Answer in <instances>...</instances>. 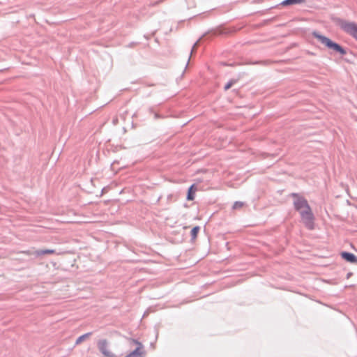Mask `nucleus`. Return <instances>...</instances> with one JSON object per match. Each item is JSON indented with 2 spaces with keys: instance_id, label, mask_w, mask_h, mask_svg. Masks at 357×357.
Returning a JSON list of instances; mask_svg holds the SVG:
<instances>
[{
  "instance_id": "obj_11",
  "label": "nucleus",
  "mask_w": 357,
  "mask_h": 357,
  "mask_svg": "<svg viewBox=\"0 0 357 357\" xmlns=\"http://www.w3.org/2000/svg\"><path fill=\"white\" fill-rule=\"evenodd\" d=\"M54 250H50V249L38 250V251L36 252V254L37 255H51V254H54Z\"/></svg>"
},
{
  "instance_id": "obj_15",
  "label": "nucleus",
  "mask_w": 357,
  "mask_h": 357,
  "mask_svg": "<svg viewBox=\"0 0 357 357\" xmlns=\"http://www.w3.org/2000/svg\"><path fill=\"white\" fill-rule=\"evenodd\" d=\"M126 357H134L131 354L127 355Z\"/></svg>"
},
{
  "instance_id": "obj_5",
  "label": "nucleus",
  "mask_w": 357,
  "mask_h": 357,
  "mask_svg": "<svg viewBox=\"0 0 357 357\" xmlns=\"http://www.w3.org/2000/svg\"><path fill=\"white\" fill-rule=\"evenodd\" d=\"M132 341L135 344H136L137 345V347L135 351H133L130 354L134 357H143L144 352L143 351V346H142V343H140L139 342L135 340H133Z\"/></svg>"
},
{
  "instance_id": "obj_10",
  "label": "nucleus",
  "mask_w": 357,
  "mask_h": 357,
  "mask_svg": "<svg viewBox=\"0 0 357 357\" xmlns=\"http://www.w3.org/2000/svg\"><path fill=\"white\" fill-rule=\"evenodd\" d=\"M91 335V333H87L86 334H84L81 336H79L77 340H76V342H75V344H81L84 340H85L86 339H87L88 337H90V335Z\"/></svg>"
},
{
  "instance_id": "obj_9",
  "label": "nucleus",
  "mask_w": 357,
  "mask_h": 357,
  "mask_svg": "<svg viewBox=\"0 0 357 357\" xmlns=\"http://www.w3.org/2000/svg\"><path fill=\"white\" fill-rule=\"evenodd\" d=\"M304 2L305 0H284V1H282V5L285 6L294 4H300Z\"/></svg>"
},
{
  "instance_id": "obj_14",
  "label": "nucleus",
  "mask_w": 357,
  "mask_h": 357,
  "mask_svg": "<svg viewBox=\"0 0 357 357\" xmlns=\"http://www.w3.org/2000/svg\"><path fill=\"white\" fill-rule=\"evenodd\" d=\"M233 84V82H229L225 86V90H227L229 89Z\"/></svg>"
},
{
  "instance_id": "obj_4",
  "label": "nucleus",
  "mask_w": 357,
  "mask_h": 357,
  "mask_svg": "<svg viewBox=\"0 0 357 357\" xmlns=\"http://www.w3.org/2000/svg\"><path fill=\"white\" fill-rule=\"evenodd\" d=\"M98 347L100 352L105 357H116L114 353L111 351L109 343L106 340H101L98 342Z\"/></svg>"
},
{
  "instance_id": "obj_6",
  "label": "nucleus",
  "mask_w": 357,
  "mask_h": 357,
  "mask_svg": "<svg viewBox=\"0 0 357 357\" xmlns=\"http://www.w3.org/2000/svg\"><path fill=\"white\" fill-rule=\"evenodd\" d=\"M294 206L297 211L303 208L306 209L307 208V202L305 199L296 197V199L294 200Z\"/></svg>"
},
{
  "instance_id": "obj_3",
  "label": "nucleus",
  "mask_w": 357,
  "mask_h": 357,
  "mask_svg": "<svg viewBox=\"0 0 357 357\" xmlns=\"http://www.w3.org/2000/svg\"><path fill=\"white\" fill-rule=\"evenodd\" d=\"M298 211L301 213L302 220L305 224V227L309 229H314V216L311 211V208L307 204V208H303L299 209Z\"/></svg>"
},
{
  "instance_id": "obj_12",
  "label": "nucleus",
  "mask_w": 357,
  "mask_h": 357,
  "mask_svg": "<svg viewBox=\"0 0 357 357\" xmlns=\"http://www.w3.org/2000/svg\"><path fill=\"white\" fill-rule=\"evenodd\" d=\"M199 231V227H195L192 230H191V236L193 239L196 238L197 236V234H198V232Z\"/></svg>"
},
{
  "instance_id": "obj_13",
  "label": "nucleus",
  "mask_w": 357,
  "mask_h": 357,
  "mask_svg": "<svg viewBox=\"0 0 357 357\" xmlns=\"http://www.w3.org/2000/svg\"><path fill=\"white\" fill-rule=\"evenodd\" d=\"M243 206H244L243 202H236L233 205V209H239V208H241Z\"/></svg>"
},
{
  "instance_id": "obj_7",
  "label": "nucleus",
  "mask_w": 357,
  "mask_h": 357,
  "mask_svg": "<svg viewBox=\"0 0 357 357\" xmlns=\"http://www.w3.org/2000/svg\"><path fill=\"white\" fill-rule=\"evenodd\" d=\"M340 255L341 257L347 261L352 264H357V257L354 254L342 252Z\"/></svg>"
},
{
  "instance_id": "obj_8",
  "label": "nucleus",
  "mask_w": 357,
  "mask_h": 357,
  "mask_svg": "<svg viewBox=\"0 0 357 357\" xmlns=\"http://www.w3.org/2000/svg\"><path fill=\"white\" fill-rule=\"evenodd\" d=\"M197 191V187L195 184L192 185L188 190L187 194V200L192 201L195 197V193Z\"/></svg>"
},
{
  "instance_id": "obj_2",
  "label": "nucleus",
  "mask_w": 357,
  "mask_h": 357,
  "mask_svg": "<svg viewBox=\"0 0 357 357\" xmlns=\"http://www.w3.org/2000/svg\"><path fill=\"white\" fill-rule=\"evenodd\" d=\"M337 26L345 33L352 36L357 40V24L353 22L339 20Z\"/></svg>"
},
{
  "instance_id": "obj_16",
  "label": "nucleus",
  "mask_w": 357,
  "mask_h": 357,
  "mask_svg": "<svg viewBox=\"0 0 357 357\" xmlns=\"http://www.w3.org/2000/svg\"><path fill=\"white\" fill-rule=\"evenodd\" d=\"M25 254H29V252H23Z\"/></svg>"
},
{
  "instance_id": "obj_1",
  "label": "nucleus",
  "mask_w": 357,
  "mask_h": 357,
  "mask_svg": "<svg viewBox=\"0 0 357 357\" xmlns=\"http://www.w3.org/2000/svg\"><path fill=\"white\" fill-rule=\"evenodd\" d=\"M313 36L316 38L321 43L324 45L328 49L333 50L342 55L346 54V51L337 43L333 42L330 38L317 33L313 32Z\"/></svg>"
}]
</instances>
